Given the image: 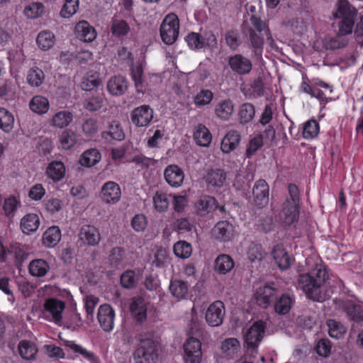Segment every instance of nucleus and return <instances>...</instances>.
Masks as SVG:
<instances>
[{
	"label": "nucleus",
	"mask_w": 363,
	"mask_h": 363,
	"mask_svg": "<svg viewBox=\"0 0 363 363\" xmlns=\"http://www.w3.org/2000/svg\"><path fill=\"white\" fill-rule=\"evenodd\" d=\"M328 278L325 268L322 265H316L309 272L298 276V286L306 293L308 298L321 302L324 301L321 287Z\"/></svg>",
	"instance_id": "1"
},
{
	"label": "nucleus",
	"mask_w": 363,
	"mask_h": 363,
	"mask_svg": "<svg viewBox=\"0 0 363 363\" xmlns=\"http://www.w3.org/2000/svg\"><path fill=\"white\" fill-rule=\"evenodd\" d=\"M133 353L135 363H156L161 350L159 341L150 333L139 334Z\"/></svg>",
	"instance_id": "2"
},
{
	"label": "nucleus",
	"mask_w": 363,
	"mask_h": 363,
	"mask_svg": "<svg viewBox=\"0 0 363 363\" xmlns=\"http://www.w3.org/2000/svg\"><path fill=\"white\" fill-rule=\"evenodd\" d=\"M250 21L254 27V28H250L249 30L252 47L255 50L262 49L264 45V35L267 36L269 44L272 46L274 40L265 23L255 16H251Z\"/></svg>",
	"instance_id": "3"
},
{
	"label": "nucleus",
	"mask_w": 363,
	"mask_h": 363,
	"mask_svg": "<svg viewBox=\"0 0 363 363\" xmlns=\"http://www.w3.org/2000/svg\"><path fill=\"white\" fill-rule=\"evenodd\" d=\"M179 30V21L174 13L168 14L163 20L160 28V36L167 45H172L177 39Z\"/></svg>",
	"instance_id": "4"
},
{
	"label": "nucleus",
	"mask_w": 363,
	"mask_h": 363,
	"mask_svg": "<svg viewBox=\"0 0 363 363\" xmlns=\"http://www.w3.org/2000/svg\"><path fill=\"white\" fill-rule=\"evenodd\" d=\"M279 289L274 282L267 283L257 289L254 295L256 303L262 308H267L277 298Z\"/></svg>",
	"instance_id": "5"
},
{
	"label": "nucleus",
	"mask_w": 363,
	"mask_h": 363,
	"mask_svg": "<svg viewBox=\"0 0 363 363\" xmlns=\"http://www.w3.org/2000/svg\"><path fill=\"white\" fill-rule=\"evenodd\" d=\"M266 329V323L259 320L255 322L247 330L245 335V342L248 349L255 350L262 341Z\"/></svg>",
	"instance_id": "6"
},
{
	"label": "nucleus",
	"mask_w": 363,
	"mask_h": 363,
	"mask_svg": "<svg viewBox=\"0 0 363 363\" xmlns=\"http://www.w3.org/2000/svg\"><path fill=\"white\" fill-rule=\"evenodd\" d=\"M184 350L186 363H201L202 351L200 339L189 337L184 345Z\"/></svg>",
	"instance_id": "7"
},
{
	"label": "nucleus",
	"mask_w": 363,
	"mask_h": 363,
	"mask_svg": "<svg viewBox=\"0 0 363 363\" xmlns=\"http://www.w3.org/2000/svg\"><path fill=\"white\" fill-rule=\"evenodd\" d=\"M153 114V109L149 105H141L131 111V121L136 127H147L152 121Z\"/></svg>",
	"instance_id": "8"
},
{
	"label": "nucleus",
	"mask_w": 363,
	"mask_h": 363,
	"mask_svg": "<svg viewBox=\"0 0 363 363\" xmlns=\"http://www.w3.org/2000/svg\"><path fill=\"white\" fill-rule=\"evenodd\" d=\"M225 315V306L222 301H216L208 307L205 319L211 327H217L223 323Z\"/></svg>",
	"instance_id": "9"
},
{
	"label": "nucleus",
	"mask_w": 363,
	"mask_h": 363,
	"mask_svg": "<svg viewBox=\"0 0 363 363\" xmlns=\"http://www.w3.org/2000/svg\"><path fill=\"white\" fill-rule=\"evenodd\" d=\"M228 62L231 70L239 75L248 74L252 69L251 60L241 54L228 57Z\"/></svg>",
	"instance_id": "10"
},
{
	"label": "nucleus",
	"mask_w": 363,
	"mask_h": 363,
	"mask_svg": "<svg viewBox=\"0 0 363 363\" xmlns=\"http://www.w3.org/2000/svg\"><path fill=\"white\" fill-rule=\"evenodd\" d=\"M65 303L56 298H47V320L53 321L55 324L62 325V312Z\"/></svg>",
	"instance_id": "11"
},
{
	"label": "nucleus",
	"mask_w": 363,
	"mask_h": 363,
	"mask_svg": "<svg viewBox=\"0 0 363 363\" xmlns=\"http://www.w3.org/2000/svg\"><path fill=\"white\" fill-rule=\"evenodd\" d=\"M78 237L84 245L94 247L101 240V234L97 228L91 225H84L81 227Z\"/></svg>",
	"instance_id": "12"
},
{
	"label": "nucleus",
	"mask_w": 363,
	"mask_h": 363,
	"mask_svg": "<svg viewBox=\"0 0 363 363\" xmlns=\"http://www.w3.org/2000/svg\"><path fill=\"white\" fill-rule=\"evenodd\" d=\"M272 255L277 267L281 270H286L290 268L294 261V257L289 255L281 244H278L273 247Z\"/></svg>",
	"instance_id": "13"
},
{
	"label": "nucleus",
	"mask_w": 363,
	"mask_h": 363,
	"mask_svg": "<svg viewBox=\"0 0 363 363\" xmlns=\"http://www.w3.org/2000/svg\"><path fill=\"white\" fill-rule=\"evenodd\" d=\"M213 234L218 241L229 242L235 237V227L227 220L219 221L214 226Z\"/></svg>",
	"instance_id": "14"
},
{
	"label": "nucleus",
	"mask_w": 363,
	"mask_h": 363,
	"mask_svg": "<svg viewBox=\"0 0 363 363\" xmlns=\"http://www.w3.org/2000/svg\"><path fill=\"white\" fill-rule=\"evenodd\" d=\"M115 312L108 304L100 306L98 310L97 318L101 327L106 332H110L113 328Z\"/></svg>",
	"instance_id": "15"
},
{
	"label": "nucleus",
	"mask_w": 363,
	"mask_h": 363,
	"mask_svg": "<svg viewBox=\"0 0 363 363\" xmlns=\"http://www.w3.org/2000/svg\"><path fill=\"white\" fill-rule=\"evenodd\" d=\"M339 307L346 313L349 319L354 323L363 322V306L354 303L352 301H343L339 304Z\"/></svg>",
	"instance_id": "16"
},
{
	"label": "nucleus",
	"mask_w": 363,
	"mask_h": 363,
	"mask_svg": "<svg viewBox=\"0 0 363 363\" xmlns=\"http://www.w3.org/2000/svg\"><path fill=\"white\" fill-rule=\"evenodd\" d=\"M254 203L259 208H263L269 202V186L267 183L259 179L257 181L252 189Z\"/></svg>",
	"instance_id": "17"
},
{
	"label": "nucleus",
	"mask_w": 363,
	"mask_h": 363,
	"mask_svg": "<svg viewBox=\"0 0 363 363\" xmlns=\"http://www.w3.org/2000/svg\"><path fill=\"white\" fill-rule=\"evenodd\" d=\"M167 183L172 187H179L183 184L184 173L182 168L176 164L168 165L164 171Z\"/></svg>",
	"instance_id": "18"
},
{
	"label": "nucleus",
	"mask_w": 363,
	"mask_h": 363,
	"mask_svg": "<svg viewBox=\"0 0 363 363\" xmlns=\"http://www.w3.org/2000/svg\"><path fill=\"white\" fill-rule=\"evenodd\" d=\"M105 99L103 92H97L94 94L86 93L84 97L83 107L89 112H96L102 108L104 106Z\"/></svg>",
	"instance_id": "19"
},
{
	"label": "nucleus",
	"mask_w": 363,
	"mask_h": 363,
	"mask_svg": "<svg viewBox=\"0 0 363 363\" xmlns=\"http://www.w3.org/2000/svg\"><path fill=\"white\" fill-rule=\"evenodd\" d=\"M76 37L86 43H91L96 38V31L87 21L78 22L74 28Z\"/></svg>",
	"instance_id": "20"
},
{
	"label": "nucleus",
	"mask_w": 363,
	"mask_h": 363,
	"mask_svg": "<svg viewBox=\"0 0 363 363\" xmlns=\"http://www.w3.org/2000/svg\"><path fill=\"white\" fill-rule=\"evenodd\" d=\"M130 310L137 323H142L146 320L147 306L144 298L141 296L133 298L130 306Z\"/></svg>",
	"instance_id": "21"
},
{
	"label": "nucleus",
	"mask_w": 363,
	"mask_h": 363,
	"mask_svg": "<svg viewBox=\"0 0 363 363\" xmlns=\"http://www.w3.org/2000/svg\"><path fill=\"white\" fill-rule=\"evenodd\" d=\"M299 215V205L290 203L286 199L283 204V208L280 214L282 222L286 225H291L298 220Z\"/></svg>",
	"instance_id": "22"
},
{
	"label": "nucleus",
	"mask_w": 363,
	"mask_h": 363,
	"mask_svg": "<svg viewBox=\"0 0 363 363\" xmlns=\"http://www.w3.org/2000/svg\"><path fill=\"white\" fill-rule=\"evenodd\" d=\"M128 88L127 79L122 75L112 77L107 82V90L113 96H121Z\"/></svg>",
	"instance_id": "23"
},
{
	"label": "nucleus",
	"mask_w": 363,
	"mask_h": 363,
	"mask_svg": "<svg viewBox=\"0 0 363 363\" xmlns=\"http://www.w3.org/2000/svg\"><path fill=\"white\" fill-rule=\"evenodd\" d=\"M195 206L198 215L206 216L209 213L216 210L217 200L213 196L203 195L199 198Z\"/></svg>",
	"instance_id": "24"
},
{
	"label": "nucleus",
	"mask_w": 363,
	"mask_h": 363,
	"mask_svg": "<svg viewBox=\"0 0 363 363\" xmlns=\"http://www.w3.org/2000/svg\"><path fill=\"white\" fill-rule=\"evenodd\" d=\"M101 194L105 202H117L121 197V189L116 182H107L102 186Z\"/></svg>",
	"instance_id": "25"
},
{
	"label": "nucleus",
	"mask_w": 363,
	"mask_h": 363,
	"mask_svg": "<svg viewBox=\"0 0 363 363\" xmlns=\"http://www.w3.org/2000/svg\"><path fill=\"white\" fill-rule=\"evenodd\" d=\"M357 15V9L349 2L348 0H338L337 3V11L334 13L336 18L355 19Z\"/></svg>",
	"instance_id": "26"
},
{
	"label": "nucleus",
	"mask_w": 363,
	"mask_h": 363,
	"mask_svg": "<svg viewBox=\"0 0 363 363\" xmlns=\"http://www.w3.org/2000/svg\"><path fill=\"white\" fill-rule=\"evenodd\" d=\"M172 296L177 300L184 299L189 293L187 281L178 279H172L169 286Z\"/></svg>",
	"instance_id": "27"
},
{
	"label": "nucleus",
	"mask_w": 363,
	"mask_h": 363,
	"mask_svg": "<svg viewBox=\"0 0 363 363\" xmlns=\"http://www.w3.org/2000/svg\"><path fill=\"white\" fill-rule=\"evenodd\" d=\"M240 135L237 130L229 131L223 138L220 149L223 153H230L240 144Z\"/></svg>",
	"instance_id": "28"
},
{
	"label": "nucleus",
	"mask_w": 363,
	"mask_h": 363,
	"mask_svg": "<svg viewBox=\"0 0 363 363\" xmlns=\"http://www.w3.org/2000/svg\"><path fill=\"white\" fill-rule=\"evenodd\" d=\"M234 260L230 255L220 254L215 260L214 270L219 274H226L234 268Z\"/></svg>",
	"instance_id": "29"
},
{
	"label": "nucleus",
	"mask_w": 363,
	"mask_h": 363,
	"mask_svg": "<svg viewBox=\"0 0 363 363\" xmlns=\"http://www.w3.org/2000/svg\"><path fill=\"white\" fill-rule=\"evenodd\" d=\"M226 172L220 168L211 169L205 176L206 183L215 187H221L226 181Z\"/></svg>",
	"instance_id": "30"
},
{
	"label": "nucleus",
	"mask_w": 363,
	"mask_h": 363,
	"mask_svg": "<svg viewBox=\"0 0 363 363\" xmlns=\"http://www.w3.org/2000/svg\"><path fill=\"white\" fill-rule=\"evenodd\" d=\"M194 140L201 147H208L212 140V135L209 130L203 124H199L194 133Z\"/></svg>",
	"instance_id": "31"
},
{
	"label": "nucleus",
	"mask_w": 363,
	"mask_h": 363,
	"mask_svg": "<svg viewBox=\"0 0 363 363\" xmlns=\"http://www.w3.org/2000/svg\"><path fill=\"white\" fill-rule=\"evenodd\" d=\"M294 299L288 294H282L280 296H277V298L274 302V308L279 315L287 314L292 306Z\"/></svg>",
	"instance_id": "32"
},
{
	"label": "nucleus",
	"mask_w": 363,
	"mask_h": 363,
	"mask_svg": "<svg viewBox=\"0 0 363 363\" xmlns=\"http://www.w3.org/2000/svg\"><path fill=\"white\" fill-rule=\"evenodd\" d=\"M39 225V218L34 213L24 216L21 220V228L25 234H30L35 231L38 228Z\"/></svg>",
	"instance_id": "33"
},
{
	"label": "nucleus",
	"mask_w": 363,
	"mask_h": 363,
	"mask_svg": "<svg viewBox=\"0 0 363 363\" xmlns=\"http://www.w3.org/2000/svg\"><path fill=\"white\" fill-rule=\"evenodd\" d=\"M18 349L21 357L26 360L34 359L38 352L35 344L27 340H21Z\"/></svg>",
	"instance_id": "34"
},
{
	"label": "nucleus",
	"mask_w": 363,
	"mask_h": 363,
	"mask_svg": "<svg viewBox=\"0 0 363 363\" xmlns=\"http://www.w3.org/2000/svg\"><path fill=\"white\" fill-rule=\"evenodd\" d=\"M101 157V153L97 149L91 148L82 153L79 162L84 167H91L100 161Z\"/></svg>",
	"instance_id": "35"
},
{
	"label": "nucleus",
	"mask_w": 363,
	"mask_h": 363,
	"mask_svg": "<svg viewBox=\"0 0 363 363\" xmlns=\"http://www.w3.org/2000/svg\"><path fill=\"white\" fill-rule=\"evenodd\" d=\"M65 167L61 161H52L47 166V175L53 181H60L65 177Z\"/></svg>",
	"instance_id": "36"
},
{
	"label": "nucleus",
	"mask_w": 363,
	"mask_h": 363,
	"mask_svg": "<svg viewBox=\"0 0 363 363\" xmlns=\"http://www.w3.org/2000/svg\"><path fill=\"white\" fill-rule=\"evenodd\" d=\"M217 117L222 120H228L233 113V104L230 99L219 102L215 108Z\"/></svg>",
	"instance_id": "37"
},
{
	"label": "nucleus",
	"mask_w": 363,
	"mask_h": 363,
	"mask_svg": "<svg viewBox=\"0 0 363 363\" xmlns=\"http://www.w3.org/2000/svg\"><path fill=\"white\" fill-rule=\"evenodd\" d=\"M188 334L190 337L203 338L205 336L206 331L204 325L198 319L196 315H193L190 323L189 324Z\"/></svg>",
	"instance_id": "38"
},
{
	"label": "nucleus",
	"mask_w": 363,
	"mask_h": 363,
	"mask_svg": "<svg viewBox=\"0 0 363 363\" xmlns=\"http://www.w3.org/2000/svg\"><path fill=\"white\" fill-rule=\"evenodd\" d=\"M101 85V81L99 78L96 72H95L84 77L81 82L80 86L82 90L91 93L93 90L97 89Z\"/></svg>",
	"instance_id": "39"
},
{
	"label": "nucleus",
	"mask_w": 363,
	"mask_h": 363,
	"mask_svg": "<svg viewBox=\"0 0 363 363\" xmlns=\"http://www.w3.org/2000/svg\"><path fill=\"white\" fill-rule=\"evenodd\" d=\"M14 118L13 114L4 108L0 107V128L9 133L13 128Z\"/></svg>",
	"instance_id": "40"
},
{
	"label": "nucleus",
	"mask_w": 363,
	"mask_h": 363,
	"mask_svg": "<svg viewBox=\"0 0 363 363\" xmlns=\"http://www.w3.org/2000/svg\"><path fill=\"white\" fill-rule=\"evenodd\" d=\"M121 284L124 289H133L136 287L138 278L134 270L128 269L121 275Z\"/></svg>",
	"instance_id": "41"
},
{
	"label": "nucleus",
	"mask_w": 363,
	"mask_h": 363,
	"mask_svg": "<svg viewBox=\"0 0 363 363\" xmlns=\"http://www.w3.org/2000/svg\"><path fill=\"white\" fill-rule=\"evenodd\" d=\"M72 121V114L69 111H62L57 113L51 121L55 127L62 128L67 126Z\"/></svg>",
	"instance_id": "42"
},
{
	"label": "nucleus",
	"mask_w": 363,
	"mask_h": 363,
	"mask_svg": "<svg viewBox=\"0 0 363 363\" xmlns=\"http://www.w3.org/2000/svg\"><path fill=\"white\" fill-rule=\"evenodd\" d=\"M225 40L227 45L232 50H236L242 43L240 33L236 29H230L226 31Z\"/></svg>",
	"instance_id": "43"
},
{
	"label": "nucleus",
	"mask_w": 363,
	"mask_h": 363,
	"mask_svg": "<svg viewBox=\"0 0 363 363\" xmlns=\"http://www.w3.org/2000/svg\"><path fill=\"white\" fill-rule=\"evenodd\" d=\"M45 78L44 72L38 67L31 68L27 75V82L32 86H39Z\"/></svg>",
	"instance_id": "44"
},
{
	"label": "nucleus",
	"mask_w": 363,
	"mask_h": 363,
	"mask_svg": "<svg viewBox=\"0 0 363 363\" xmlns=\"http://www.w3.org/2000/svg\"><path fill=\"white\" fill-rule=\"evenodd\" d=\"M60 141L63 149L69 150L76 144L77 137L74 131L65 130L62 133Z\"/></svg>",
	"instance_id": "45"
},
{
	"label": "nucleus",
	"mask_w": 363,
	"mask_h": 363,
	"mask_svg": "<svg viewBox=\"0 0 363 363\" xmlns=\"http://www.w3.org/2000/svg\"><path fill=\"white\" fill-rule=\"evenodd\" d=\"M79 0H65V4L60 12L61 17L69 18L77 13L79 9Z\"/></svg>",
	"instance_id": "46"
},
{
	"label": "nucleus",
	"mask_w": 363,
	"mask_h": 363,
	"mask_svg": "<svg viewBox=\"0 0 363 363\" xmlns=\"http://www.w3.org/2000/svg\"><path fill=\"white\" fill-rule=\"evenodd\" d=\"M327 325L328 326V333L332 337L339 339L346 333L345 327L335 320H328Z\"/></svg>",
	"instance_id": "47"
},
{
	"label": "nucleus",
	"mask_w": 363,
	"mask_h": 363,
	"mask_svg": "<svg viewBox=\"0 0 363 363\" xmlns=\"http://www.w3.org/2000/svg\"><path fill=\"white\" fill-rule=\"evenodd\" d=\"M191 245L186 241H179L174 245V252L179 258H188L191 255Z\"/></svg>",
	"instance_id": "48"
},
{
	"label": "nucleus",
	"mask_w": 363,
	"mask_h": 363,
	"mask_svg": "<svg viewBox=\"0 0 363 363\" xmlns=\"http://www.w3.org/2000/svg\"><path fill=\"white\" fill-rule=\"evenodd\" d=\"M319 133V124L313 119L309 120L305 123L303 136L306 139H313L315 138Z\"/></svg>",
	"instance_id": "49"
},
{
	"label": "nucleus",
	"mask_w": 363,
	"mask_h": 363,
	"mask_svg": "<svg viewBox=\"0 0 363 363\" xmlns=\"http://www.w3.org/2000/svg\"><path fill=\"white\" fill-rule=\"evenodd\" d=\"M255 113V107L250 103L243 104L239 111L241 123H247L252 121Z\"/></svg>",
	"instance_id": "50"
},
{
	"label": "nucleus",
	"mask_w": 363,
	"mask_h": 363,
	"mask_svg": "<svg viewBox=\"0 0 363 363\" xmlns=\"http://www.w3.org/2000/svg\"><path fill=\"white\" fill-rule=\"evenodd\" d=\"M155 208L158 212H164L169 207V199L167 195L162 192L157 191L153 197Z\"/></svg>",
	"instance_id": "51"
},
{
	"label": "nucleus",
	"mask_w": 363,
	"mask_h": 363,
	"mask_svg": "<svg viewBox=\"0 0 363 363\" xmlns=\"http://www.w3.org/2000/svg\"><path fill=\"white\" fill-rule=\"evenodd\" d=\"M130 30L129 26L124 20L113 19L111 32L117 37L123 36L128 34Z\"/></svg>",
	"instance_id": "52"
},
{
	"label": "nucleus",
	"mask_w": 363,
	"mask_h": 363,
	"mask_svg": "<svg viewBox=\"0 0 363 363\" xmlns=\"http://www.w3.org/2000/svg\"><path fill=\"white\" fill-rule=\"evenodd\" d=\"M102 137L106 140L110 137L113 140L120 141L124 139L125 135L118 123H112L109 126L108 130L102 133Z\"/></svg>",
	"instance_id": "53"
},
{
	"label": "nucleus",
	"mask_w": 363,
	"mask_h": 363,
	"mask_svg": "<svg viewBox=\"0 0 363 363\" xmlns=\"http://www.w3.org/2000/svg\"><path fill=\"white\" fill-rule=\"evenodd\" d=\"M185 40L192 50H200L204 48L203 36L200 33L191 32L186 36Z\"/></svg>",
	"instance_id": "54"
},
{
	"label": "nucleus",
	"mask_w": 363,
	"mask_h": 363,
	"mask_svg": "<svg viewBox=\"0 0 363 363\" xmlns=\"http://www.w3.org/2000/svg\"><path fill=\"white\" fill-rule=\"evenodd\" d=\"M28 269L32 276L43 277L45 275V260L43 259L33 260L29 264Z\"/></svg>",
	"instance_id": "55"
},
{
	"label": "nucleus",
	"mask_w": 363,
	"mask_h": 363,
	"mask_svg": "<svg viewBox=\"0 0 363 363\" xmlns=\"http://www.w3.org/2000/svg\"><path fill=\"white\" fill-rule=\"evenodd\" d=\"M61 239V230L58 226L47 229V247L55 246Z\"/></svg>",
	"instance_id": "56"
},
{
	"label": "nucleus",
	"mask_w": 363,
	"mask_h": 363,
	"mask_svg": "<svg viewBox=\"0 0 363 363\" xmlns=\"http://www.w3.org/2000/svg\"><path fill=\"white\" fill-rule=\"evenodd\" d=\"M247 258L252 262L263 259V250L260 244L252 242L247 250Z\"/></svg>",
	"instance_id": "57"
},
{
	"label": "nucleus",
	"mask_w": 363,
	"mask_h": 363,
	"mask_svg": "<svg viewBox=\"0 0 363 363\" xmlns=\"http://www.w3.org/2000/svg\"><path fill=\"white\" fill-rule=\"evenodd\" d=\"M240 349V345L236 338H228L222 345V350L228 356H233Z\"/></svg>",
	"instance_id": "58"
},
{
	"label": "nucleus",
	"mask_w": 363,
	"mask_h": 363,
	"mask_svg": "<svg viewBox=\"0 0 363 363\" xmlns=\"http://www.w3.org/2000/svg\"><path fill=\"white\" fill-rule=\"evenodd\" d=\"M82 130L86 137H93L98 132L97 120L93 118L86 119L82 124Z\"/></svg>",
	"instance_id": "59"
},
{
	"label": "nucleus",
	"mask_w": 363,
	"mask_h": 363,
	"mask_svg": "<svg viewBox=\"0 0 363 363\" xmlns=\"http://www.w3.org/2000/svg\"><path fill=\"white\" fill-rule=\"evenodd\" d=\"M44 6L41 3L33 2L24 9V14L30 18H38L43 12Z\"/></svg>",
	"instance_id": "60"
},
{
	"label": "nucleus",
	"mask_w": 363,
	"mask_h": 363,
	"mask_svg": "<svg viewBox=\"0 0 363 363\" xmlns=\"http://www.w3.org/2000/svg\"><path fill=\"white\" fill-rule=\"evenodd\" d=\"M30 108L35 113L43 114L45 113V98L41 96H35L30 102Z\"/></svg>",
	"instance_id": "61"
},
{
	"label": "nucleus",
	"mask_w": 363,
	"mask_h": 363,
	"mask_svg": "<svg viewBox=\"0 0 363 363\" xmlns=\"http://www.w3.org/2000/svg\"><path fill=\"white\" fill-rule=\"evenodd\" d=\"M213 96V95L211 91L203 89L196 95L194 103L197 106L207 105L212 101Z\"/></svg>",
	"instance_id": "62"
},
{
	"label": "nucleus",
	"mask_w": 363,
	"mask_h": 363,
	"mask_svg": "<svg viewBox=\"0 0 363 363\" xmlns=\"http://www.w3.org/2000/svg\"><path fill=\"white\" fill-rule=\"evenodd\" d=\"M64 325L72 331L78 330L82 325V320L79 313L76 311H73L69 320L65 322Z\"/></svg>",
	"instance_id": "63"
},
{
	"label": "nucleus",
	"mask_w": 363,
	"mask_h": 363,
	"mask_svg": "<svg viewBox=\"0 0 363 363\" xmlns=\"http://www.w3.org/2000/svg\"><path fill=\"white\" fill-rule=\"evenodd\" d=\"M259 229L264 233L272 231L274 228V222L272 215H265L259 220Z\"/></svg>",
	"instance_id": "64"
}]
</instances>
